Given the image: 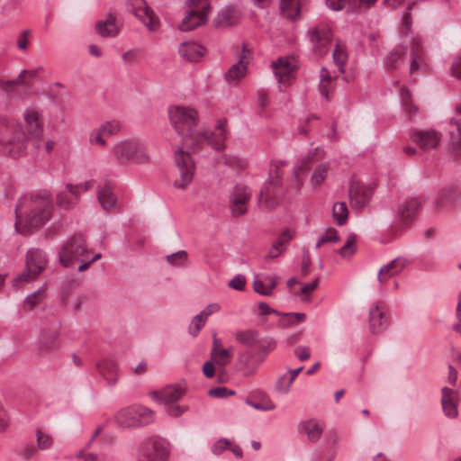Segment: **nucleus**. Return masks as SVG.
Segmentation results:
<instances>
[{
	"label": "nucleus",
	"mask_w": 461,
	"mask_h": 461,
	"mask_svg": "<svg viewBox=\"0 0 461 461\" xmlns=\"http://www.w3.org/2000/svg\"><path fill=\"white\" fill-rule=\"evenodd\" d=\"M42 129L39 122V113L27 109L24 113V125L0 119V146L4 154L14 158L27 154L29 143L40 148Z\"/></svg>",
	"instance_id": "f257e3e1"
},
{
	"label": "nucleus",
	"mask_w": 461,
	"mask_h": 461,
	"mask_svg": "<svg viewBox=\"0 0 461 461\" xmlns=\"http://www.w3.org/2000/svg\"><path fill=\"white\" fill-rule=\"evenodd\" d=\"M15 230L29 235L44 226L50 219L53 204L49 192L40 191L23 195L15 206Z\"/></svg>",
	"instance_id": "f03ea898"
},
{
	"label": "nucleus",
	"mask_w": 461,
	"mask_h": 461,
	"mask_svg": "<svg viewBox=\"0 0 461 461\" xmlns=\"http://www.w3.org/2000/svg\"><path fill=\"white\" fill-rule=\"evenodd\" d=\"M168 116L171 125L181 140L192 149H195L200 142L207 138L203 131L196 130L198 113L194 109L171 105L168 107Z\"/></svg>",
	"instance_id": "7ed1b4c3"
},
{
	"label": "nucleus",
	"mask_w": 461,
	"mask_h": 461,
	"mask_svg": "<svg viewBox=\"0 0 461 461\" xmlns=\"http://www.w3.org/2000/svg\"><path fill=\"white\" fill-rule=\"evenodd\" d=\"M112 153L120 165L129 163L146 164L149 162V157L145 147L136 140H127L116 143L112 149Z\"/></svg>",
	"instance_id": "20e7f679"
},
{
	"label": "nucleus",
	"mask_w": 461,
	"mask_h": 461,
	"mask_svg": "<svg viewBox=\"0 0 461 461\" xmlns=\"http://www.w3.org/2000/svg\"><path fill=\"white\" fill-rule=\"evenodd\" d=\"M90 254L87 248L86 237L82 233H75L60 248L59 251V263L68 267L86 260V256Z\"/></svg>",
	"instance_id": "39448f33"
},
{
	"label": "nucleus",
	"mask_w": 461,
	"mask_h": 461,
	"mask_svg": "<svg viewBox=\"0 0 461 461\" xmlns=\"http://www.w3.org/2000/svg\"><path fill=\"white\" fill-rule=\"evenodd\" d=\"M115 419L120 427L139 428L153 423L155 413L143 405H131L119 411Z\"/></svg>",
	"instance_id": "423d86ee"
},
{
	"label": "nucleus",
	"mask_w": 461,
	"mask_h": 461,
	"mask_svg": "<svg viewBox=\"0 0 461 461\" xmlns=\"http://www.w3.org/2000/svg\"><path fill=\"white\" fill-rule=\"evenodd\" d=\"M185 5L188 10L178 25L180 31H191L207 23L211 11L208 0H185Z\"/></svg>",
	"instance_id": "0eeeda50"
},
{
	"label": "nucleus",
	"mask_w": 461,
	"mask_h": 461,
	"mask_svg": "<svg viewBox=\"0 0 461 461\" xmlns=\"http://www.w3.org/2000/svg\"><path fill=\"white\" fill-rule=\"evenodd\" d=\"M168 455L167 443L159 437L152 436L141 442L137 461H167Z\"/></svg>",
	"instance_id": "6e6552de"
},
{
	"label": "nucleus",
	"mask_w": 461,
	"mask_h": 461,
	"mask_svg": "<svg viewBox=\"0 0 461 461\" xmlns=\"http://www.w3.org/2000/svg\"><path fill=\"white\" fill-rule=\"evenodd\" d=\"M46 264L47 258L41 249H29L26 255L25 270L14 279V286H18L23 282L34 280L45 268Z\"/></svg>",
	"instance_id": "1a4fd4ad"
},
{
	"label": "nucleus",
	"mask_w": 461,
	"mask_h": 461,
	"mask_svg": "<svg viewBox=\"0 0 461 461\" xmlns=\"http://www.w3.org/2000/svg\"><path fill=\"white\" fill-rule=\"evenodd\" d=\"M175 164L179 171V177L174 181V186L185 189L193 181L194 165L190 154L178 147L175 154Z\"/></svg>",
	"instance_id": "9d476101"
},
{
	"label": "nucleus",
	"mask_w": 461,
	"mask_h": 461,
	"mask_svg": "<svg viewBox=\"0 0 461 461\" xmlns=\"http://www.w3.org/2000/svg\"><path fill=\"white\" fill-rule=\"evenodd\" d=\"M313 53L321 58L328 54L332 42L331 29L323 23L310 28L307 32Z\"/></svg>",
	"instance_id": "9b49d317"
},
{
	"label": "nucleus",
	"mask_w": 461,
	"mask_h": 461,
	"mask_svg": "<svg viewBox=\"0 0 461 461\" xmlns=\"http://www.w3.org/2000/svg\"><path fill=\"white\" fill-rule=\"evenodd\" d=\"M372 189L356 177H351L348 187V199L354 210L363 209L371 200Z\"/></svg>",
	"instance_id": "f8f14e48"
},
{
	"label": "nucleus",
	"mask_w": 461,
	"mask_h": 461,
	"mask_svg": "<svg viewBox=\"0 0 461 461\" xmlns=\"http://www.w3.org/2000/svg\"><path fill=\"white\" fill-rule=\"evenodd\" d=\"M368 323L373 334H380L389 327V316L382 302H376L370 307Z\"/></svg>",
	"instance_id": "ddd939ff"
},
{
	"label": "nucleus",
	"mask_w": 461,
	"mask_h": 461,
	"mask_svg": "<svg viewBox=\"0 0 461 461\" xmlns=\"http://www.w3.org/2000/svg\"><path fill=\"white\" fill-rule=\"evenodd\" d=\"M251 192L244 185H236L230 195V210L234 216L243 215L247 212V204Z\"/></svg>",
	"instance_id": "4468645a"
},
{
	"label": "nucleus",
	"mask_w": 461,
	"mask_h": 461,
	"mask_svg": "<svg viewBox=\"0 0 461 461\" xmlns=\"http://www.w3.org/2000/svg\"><path fill=\"white\" fill-rule=\"evenodd\" d=\"M59 326L49 330H43L37 348L38 357H45L47 355L57 351L59 348Z\"/></svg>",
	"instance_id": "2eb2a0df"
},
{
	"label": "nucleus",
	"mask_w": 461,
	"mask_h": 461,
	"mask_svg": "<svg viewBox=\"0 0 461 461\" xmlns=\"http://www.w3.org/2000/svg\"><path fill=\"white\" fill-rule=\"evenodd\" d=\"M263 362V354L252 348L240 353L238 357V363L245 375H254Z\"/></svg>",
	"instance_id": "dca6fc26"
},
{
	"label": "nucleus",
	"mask_w": 461,
	"mask_h": 461,
	"mask_svg": "<svg viewBox=\"0 0 461 461\" xmlns=\"http://www.w3.org/2000/svg\"><path fill=\"white\" fill-rule=\"evenodd\" d=\"M441 140V134L435 130H413L411 140L419 145L422 150H429L437 147Z\"/></svg>",
	"instance_id": "f3484780"
},
{
	"label": "nucleus",
	"mask_w": 461,
	"mask_h": 461,
	"mask_svg": "<svg viewBox=\"0 0 461 461\" xmlns=\"http://www.w3.org/2000/svg\"><path fill=\"white\" fill-rule=\"evenodd\" d=\"M423 201L420 198L414 197L405 201L398 210L396 219L399 222L408 224L417 216Z\"/></svg>",
	"instance_id": "a211bd4d"
},
{
	"label": "nucleus",
	"mask_w": 461,
	"mask_h": 461,
	"mask_svg": "<svg viewBox=\"0 0 461 461\" xmlns=\"http://www.w3.org/2000/svg\"><path fill=\"white\" fill-rule=\"evenodd\" d=\"M226 123V119L219 120L214 131H212L211 134L203 132L207 138L203 139L200 143L203 141H207V143L215 150H223L225 149V140L228 138Z\"/></svg>",
	"instance_id": "6ab92c4d"
},
{
	"label": "nucleus",
	"mask_w": 461,
	"mask_h": 461,
	"mask_svg": "<svg viewBox=\"0 0 461 461\" xmlns=\"http://www.w3.org/2000/svg\"><path fill=\"white\" fill-rule=\"evenodd\" d=\"M128 10L140 20L149 29L153 30V12L144 0H129Z\"/></svg>",
	"instance_id": "aec40b11"
},
{
	"label": "nucleus",
	"mask_w": 461,
	"mask_h": 461,
	"mask_svg": "<svg viewBox=\"0 0 461 461\" xmlns=\"http://www.w3.org/2000/svg\"><path fill=\"white\" fill-rule=\"evenodd\" d=\"M150 395L154 401L167 404L178 401L184 395V389L179 385H167L160 391H153Z\"/></svg>",
	"instance_id": "412c9836"
},
{
	"label": "nucleus",
	"mask_w": 461,
	"mask_h": 461,
	"mask_svg": "<svg viewBox=\"0 0 461 461\" xmlns=\"http://www.w3.org/2000/svg\"><path fill=\"white\" fill-rule=\"evenodd\" d=\"M450 122L456 126V130L450 134L447 157L450 160L456 161L461 158V125L460 121L455 118Z\"/></svg>",
	"instance_id": "4be33fe9"
},
{
	"label": "nucleus",
	"mask_w": 461,
	"mask_h": 461,
	"mask_svg": "<svg viewBox=\"0 0 461 461\" xmlns=\"http://www.w3.org/2000/svg\"><path fill=\"white\" fill-rule=\"evenodd\" d=\"M122 24L113 14H107L105 20L99 21L95 25L96 32L102 37H115L121 31Z\"/></svg>",
	"instance_id": "5701e85b"
},
{
	"label": "nucleus",
	"mask_w": 461,
	"mask_h": 461,
	"mask_svg": "<svg viewBox=\"0 0 461 461\" xmlns=\"http://www.w3.org/2000/svg\"><path fill=\"white\" fill-rule=\"evenodd\" d=\"M282 185V179L268 176L259 193V201L265 202L267 204L274 203L273 198L279 194V188Z\"/></svg>",
	"instance_id": "b1692460"
},
{
	"label": "nucleus",
	"mask_w": 461,
	"mask_h": 461,
	"mask_svg": "<svg viewBox=\"0 0 461 461\" xmlns=\"http://www.w3.org/2000/svg\"><path fill=\"white\" fill-rule=\"evenodd\" d=\"M98 374L106 381L109 386L116 384L118 380L117 365L113 360L103 359L96 364Z\"/></svg>",
	"instance_id": "393cba45"
},
{
	"label": "nucleus",
	"mask_w": 461,
	"mask_h": 461,
	"mask_svg": "<svg viewBox=\"0 0 461 461\" xmlns=\"http://www.w3.org/2000/svg\"><path fill=\"white\" fill-rule=\"evenodd\" d=\"M441 404L446 416L450 419L457 417L456 393L454 390L447 387L442 389Z\"/></svg>",
	"instance_id": "a878e982"
},
{
	"label": "nucleus",
	"mask_w": 461,
	"mask_h": 461,
	"mask_svg": "<svg viewBox=\"0 0 461 461\" xmlns=\"http://www.w3.org/2000/svg\"><path fill=\"white\" fill-rule=\"evenodd\" d=\"M406 266V260L402 258H396L387 265L380 268L377 279L381 284H384L390 277L399 274Z\"/></svg>",
	"instance_id": "bb28decb"
},
{
	"label": "nucleus",
	"mask_w": 461,
	"mask_h": 461,
	"mask_svg": "<svg viewBox=\"0 0 461 461\" xmlns=\"http://www.w3.org/2000/svg\"><path fill=\"white\" fill-rule=\"evenodd\" d=\"M246 51V47L243 46L242 54L240 55L239 61L233 64L226 72L225 78L229 83H236L245 76L247 69V62L245 61Z\"/></svg>",
	"instance_id": "cd10ccee"
},
{
	"label": "nucleus",
	"mask_w": 461,
	"mask_h": 461,
	"mask_svg": "<svg viewBox=\"0 0 461 461\" xmlns=\"http://www.w3.org/2000/svg\"><path fill=\"white\" fill-rule=\"evenodd\" d=\"M97 198L104 210L108 211L118 209L117 197L109 185H105L98 190Z\"/></svg>",
	"instance_id": "c85d7f7f"
},
{
	"label": "nucleus",
	"mask_w": 461,
	"mask_h": 461,
	"mask_svg": "<svg viewBox=\"0 0 461 461\" xmlns=\"http://www.w3.org/2000/svg\"><path fill=\"white\" fill-rule=\"evenodd\" d=\"M178 52L185 60L197 62L203 56V48L195 42H183L179 46Z\"/></svg>",
	"instance_id": "c756f323"
},
{
	"label": "nucleus",
	"mask_w": 461,
	"mask_h": 461,
	"mask_svg": "<svg viewBox=\"0 0 461 461\" xmlns=\"http://www.w3.org/2000/svg\"><path fill=\"white\" fill-rule=\"evenodd\" d=\"M271 66L279 83L285 82L294 69L287 58H279L273 61Z\"/></svg>",
	"instance_id": "7c9ffc66"
},
{
	"label": "nucleus",
	"mask_w": 461,
	"mask_h": 461,
	"mask_svg": "<svg viewBox=\"0 0 461 461\" xmlns=\"http://www.w3.org/2000/svg\"><path fill=\"white\" fill-rule=\"evenodd\" d=\"M234 336L239 343L248 348L256 347L259 342V333L254 329L237 330Z\"/></svg>",
	"instance_id": "2f4dec72"
},
{
	"label": "nucleus",
	"mask_w": 461,
	"mask_h": 461,
	"mask_svg": "<svg viewBox=\"0 0 461 461\" xmlns=\"http://www.w3.org/2000/svg\"><path fill=\"white\" fill-rule=\"evenodd\" d=\"M280 9L284 16L295 21L301 16V8L298 0H280Z\"/></svg>",
	"instance_id": "473e14b6"
},
{
	"label": "nucleus",
	"mask_w": 461,
	"mask_h": 461,
	"mask_svg": "<svg viewBox=\"0 0 461 461\" xmlns=\"http://www.w3.org/2000/svg\"><path fill=\"white\" fill-rule=\"evenodd\" d=\"M300 430L307 434L308 438L312 442L317 441L322 434V428L315 420H307L301 423Z\"/></svg>",
	"instance_id": "72a5a7b5"
},
{
	"label": "nucleus",
	"mask_w": 461,
	"mask_h": 461,
	"mask_svg": "<svg viewBox=\"0 0 461 461\" xmlns=\"http://www.w3.org/2000/svg\"><path fill=\"white\" fill-rule=\"evenodd\" d=\"M237 20V12L233 7L228 6L221 10L216 18V25L227 27L232 25Z\"/></svg>",
	"instance_id": "f704fd0d"
},
{
	"label": "nucleus",
	"mask_w": 461,
	"mask_h": 461,
	"mask_svg": "<svg viewBox=\"0 0 461 461\" xmlns=\"http://www.w3.org/2000/svg\"><path fill=\"white\" fill-rule=\"evenodd\" d=\"M334 63L338 66L339 71L344 73V66L348 59V53L346 48L341 45L340 41L336 42L334 50L332 52Z\"/></svg>",
	"instance_id": "c9c22d12"
},
{
	"label": "nucleus",
	"mask_w": 461,
	"mask_h": 461,
	"mask_svg": "<svg viewBox=\"0 0 461 461\" xmlns=\"http://www.w3.org/2000/svg\"><path fill=\"white\" fill-rule=\"evenodd\" d=\"M332 216L338 225H344L348 217V211L344 202H337L333 204Z\"/></svg>",
	"instance_id": "e433bc0d"
},
{
	"label": "nucleus",
	"mask_w": 461,
	"mask_h": 461,
	"mask_svg": "<svg viewBox=\"0 0 461 461\" xmlns=\"http://www.w3.org/2000/svg\"><path fill=\"white\" fill-rule=\"evenodd\" d=\"M329 166L327 163L319 164L313 170L311 176V185L313 188L320 186L328 175Z\"/></svg>",
	"instance_id": "4c0bfd02"
},
{
	"label": "nucleus",
	"mask_w": 461,
	"mask_h": 461,
	"mask_svg": "<svg viewBox=\"0 0 461 461\" xmlns=\"http://www.w3.org/2000/svg\"><path fill=\"white\" fill-rule=\"evenodd\" d=\"M457 196L456 190L452 187L444 189L438 196L436 201V208L441 210L445 203H453L454 199Z\"/></svg>",
	"instance_id": "58836bf2"
},
{
	"label": "nucleus",
	"mask_w": 461,
	"mask_h": 461,
	"mask_svg": "<svg viewBox=\"0 0 461 461\" xmlns=\"http://www.w3.org/2000/svg\"><path fill=\"white\" fill-rule=\"evenodd\" d=\"M212 360L221 367H224L231 360V354L229 349H221L217 352L211 353Z\"/></svg>",
	"instance_id": "ea45409f"
},
{
	"label": "nucleus",
	"mask_w": 461,
	"mask_h": 461,
	"mask_svg": "<svg viewBox=\"0 0 461 461\" xmlns=\"http://www.w3.org/2000/svg\"><path fill=\"white\" fill-rule=\"evenodd\" d=\"M404 53V50H392L384 59V68L387 70L393 71L398 68V62L401 59L402 54Z\"/></svg>",
	"instance_id": "a19ab883"
},
{
	"label": "nucleus",
	"mask_w": 461,
	"mask_h": 461,
	"mask_svg": "<svg viewBox=\"0 0 461 461\" xmlns=\"http://www.w3.org/2000/svg\"><path fill=\"white\" fill-rule=\"evenodd\" d=\"M276 346V342L272 338H267L264 339H259V342L256 345L255 348H258L257 352L263 354V361H265L267 355L275 349Z\"/></svg>",
	"instance_id": "79ce46f5"
},
{
	"label": "nucleus",
	"mask_w": 461,
	"mask_h": 461,
	"mask_svg": "<svg viewBox=\"0 0 461 461\" xmlns=\"http://www.w3.org/2000/svg\"><path fill=\"white\" fill-rule=\"evenodd\" d=\"M78 199H75V196H72L71 194L67 191L60 192L57 195V203L59 206L64 209H68L74 206Z\"/></svg>",
	"instance_id": "37998d69"
},
{
	"label": "nucleus",
	"mask_w": 461,
	"mask_h": 461,
	"mask_svg": "<svg viewBox=\"0 0 461 461\" xmlns=\"http://www.w3.org/2000/svg\"><path fill=\"white\" fill-rule=\"evenodd\" d=\"M356 234H350L348 237L347 241L339 250V254L342 258H349L356 252Z\"/></svg>",
	"instance_id": "c03bdc74"
},
{
	"label": "nucleus",
	"mask_w": 461,
	"mask_h": 461,
	"mask_svg": "<svg viewBox=\"0 0 461 461\" xmlns=\"http://www.w3.org/2000/svg\"><path fill=\"white\" fill-rule=\"evenodd\" d=\"M167 261L173 267H183L187 263V253L185 250H179L167 257Z\"/></svg>",
	"instance_id": "a18cd8bd"
},
{
	"label": "nucleus",
	"mask_w": 461,
	"mask_h": 461,
	"mask_svg": "<svg viewBox=\"0 0 461 461\" xmlns=\"http://www.w3.org/2000/svg\"><path fill=\"white\" fill-rule=\"evenodd\" d=\"M95 184L94 180H88L82 184L73 185L71 184H68L66 188L68 189V192L71 194L72 196H75V199L79 198L80 191H88L91 188H93Z\"/></svg>",
	"instance_id": "49530a36"
},
{
	"label": "nucleus",
	"mask_w": 461,
	"mask_h": 461,
	"mask_svg": "<svg viewBox=\"0 0 461 461\" xmlns=\"http://www.w3.org/2000/svg\"><path fill=\"white\" fill-rule=\"evenodd\" d=\"M44 298V290L39 289L32 294H29L24 300V306L28 310H32L39 304Z\"/></svg>",
	"instance_id": "de8ad7c7"
},
{
	"label": "nucleus",
	"mask_w": 461,
	"mask_h": 461,
	"mask_svg": "<svg viewBox=\"0 0 461 461\" xmlns=\"http://www.w3.org/2000/svg\"><path fill=\"white\" fill-rule=\"evenodd\" d=\"M99 127L106 138L114 135L121 131V123L116 120L105 122Z\"/></svg>",
	"instance_id": "09e8293b"
},
{
	"label": "nucleus",
	"mask_w": 461,
	"mask_h": 461,
	"mask_svg": "<svg viewBox=\"0 0 461 461\" xmlns=\"http://www.w3.org/2000/svg\"><path fill=\"white\" fill-rule=\"evenodd\" d=\"M313 154H308L300 162V164L294 168V175L296 179L300 177L301 174L305 173L313 162Z\"/></svg>",
	"instance_id": "8fccbe9b"
},
{
	"label": "nucleus",
	"mask_w": 461,
	"mask_h": 461,
	"mask_svg": "<svg viewBox=\"0 0 461 461\" xmlns=\"http://www.w3.org/2000/svg\"><path fill=\"white\" fill-rule=\"evenodd\" d=\"M36 437L37 448L40 450L49 449L53 444L52 438L49 434L43 433L41 430L36 431Z\"/></svg>",
	"instance_id": "3c124183"
},
{
	"label": "nucleus",
	"mask_w": 461,
	"mask_h": 461,
	"mask_svg": "<svg viewBox=\"0 0 461 461\" xmlns=\"http://www.w3.org/2000/svg\"><path fill=\"white\" fill-rule=\"evenodd\" d=\"M293 380L288 376V374H284L276 383V390L281 393H288Z\"/></svg>",
	"instance_id": "603ef678"
},
{
	"label": "nucleus",
	"mask_w": 461,
	"mask_h": 461,
	"mask_svg": "<svg viewBox=\"0 0 461 461\" xmlns=\"http://www.w3.org/2000/svg\"><path fill=\"white\" fill-rule=\"evenodd\" d=\"M205 321H206V319L202 317L200 314L195 315L193 318L191 324L189 326V333L193 337H196L198 335V333L200 332V330H202V328L203 327Z\"/></svg>",
	"instance_id": "864d4df0"
},
{
	"label": "nucleus",
	"mask_w": 461,
	"mask_h": 461,
	"mask_svg": "<svg viewBox=\"0 0 461 461\" xmlns=\"http://www.w3.org/2000/svg\"><path fill=\"white\" fill-rule=\"evenodd\" d=\"M105 139L106 137L100 127L94 129L89 135V142L91 144H99L103 147L106 146Z\"/></svg>",
	"instance_id": "5fc2aeb1"
},
{
	"label": "nucleus",
	"mask_w": 461,
	"mask_h": 461,
	"mask_svg": "<svg viewBox=\"0 0 461 461\" xmlns=\"http://www.w3.org/2000/svg\"><path fill=\"white\" fill-rule=\"evenodd\" d=\"M294 234L290 229H285L275 241L281 248H285V250L288 243L294 238Z\"/></svg>",
	"instance_id": "6e6d98bb"
},
{
	"label": "nucleus",
	"mask_w": 461,
	"mask_h": 461,
	"mask_svg": "<svg viewBox=\"0 0 461 461\" xmlns=\"http://www.w3.org/2000/svg\"><path fill=\"white\" fill-rule=\"evenodd\" d=\"M38 453V448L33 444L29 443L25 446L22 447L19 450L20 456L25 460L30 459L31 457L36 456Z\"/></svg>",
	"instance_id": "4d7b16f0"
},
{
	"label": "nucleus",
	"mask_w": 461,
	"mask_h": 461,
	"mask_svg": "<svg viewBox=\"0 0 461 461\" xmlns=\"http://www.w3.org/2000/svg\"><path fill=\"white\" fill-rule=\"evenodd\" d=\"M235 393L234 391L229 390L226 387H216L212 388L208 392V394L211 397L215 398H227L230 395H233Z\"/></svg>",
	"instance_id": "13d9d810"
},
{
	"label": "nucleus",
	"mask_w": 461,
	"mask_h": 461,
	"mask_svg": "<svg viewBox=\"0 0 461 461\" xmlns=\"http://www.w3.org/2000/svg\"><path fill=\"white\" fill-rule=\"evenodd\" d=\"M258 276H259L257 275L253 282L254 291L261 295H271V289H267V287L265 286L264 282L260 280Z\"/></svg>",
	"instance_id": "bf43d9fd"
},
{
	"label": "nucleus",
	"mask_w": 461,
	"mask_h": 461,
	"mask_svg": "<svg viewBox=\"0 0 461 461\" xmlns=\"http://www.w3.org/2000/svg\"><path fill=\"white\" fill-rule=\"evenodd\" d=\"M246 285V278L242 275L235 276L230 282L229 286L237 291H243Z\"/></svg>",
	"instance_id": "052dcab7"
},
{
	"label": "nucleus",
	"mask_w": 461,
	"mask_h": 461,
	"mask_svg": "<svg viewBox=\"0 0 461 461\" xmlns=\"http://www.w3.org/2000/svg\"><path fill=\"white\" fill-rule=\"evenodd\" d=\"M230 442L227 438L217 440L212 447V452L214 455L221 454L225 449L229 448Z\"/></svg>",
	"instance_id": "680f3d73"
},
{
	"label": "nucleus",
	"mask_w": 461,
	"mask_h": 461,
	"mask_svg": "<svg viewBox=\"0 0 461 461\" xmlns=\"http://www.w3.org/2000/svg\"><path fill=\"white\" fill-rule=\"evenodd\" d=\"M411 62L410 65V73L413 74L415 71H417L420 68V61L421 60L420 56L418 53V50L416 47H412L411 49Z\"/></svg>",
	"instance_id": "e2e57ef3"
},
{
	"label": "nucleus",
	"mask_w": 461,
	"mask_h": 461,
	"mask_svg": "<svg viewBox=\"0 0 461 461\" xmlns=\"http://www.w3.org/2000/svg\"><path fill=\"white\" fill-rule=\"evenodd\" d=\"M415 4H416V1L409 3L406 11L402 14V25L406 30H410V28H411V12Z\"/></svg>",
	"instance_id": "0e129e2a"
},
{
	"label": "nucleus",
	"mask_w": 461,
	"mask_h": 461,
	"mask_svg": "<svg viewBox=\"0 0 461 461\" xmlns=\"http://www.w3.org/2000/svg\"><path fill=\"white\" fill-rule=\"evenodd\" d=\"M285 251V248L278 246L276 241L273 242L268 253L266 256V259H274L281 256Z\"/></svg>",
	"instance_id": "69168bd1"
},
{
	"label": "nucleus",
	"mask_w": 461,
	"mask_h": 461,
	"mask_svg": "<svg viewBox=\"0 0 461 461\" xmlns=\"http://www.w3.org/2000/svg\"><path fill=\"white\" fill-rule=\"evenodd\" d=\"M294 355L301 360L305 361L311 357L310 349L304 346H298L294 348Z\"/></svg>",
	"instance_id": "338daca9"
},
{
	"label": "nucleus",
	"mask_w": 461,
	"mask_h": 461,
	"mask_svg": "<svg viewBox=\"0 0 461 461\" xmlns=\"http://www.w3.org/2000/svg\"><path fill=\"white\" fill-rule=\"evenodd\" d=\"M452 75L461 80V57L455 58L452 64Z\"/></svg>",
	"instance_id": "774afa93"
}]
</instances>
